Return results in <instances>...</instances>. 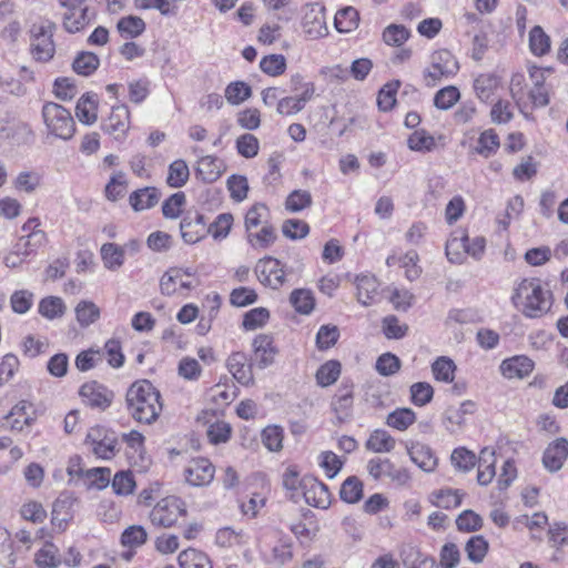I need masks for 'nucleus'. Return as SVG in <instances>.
<instances>
[{
	"instance_id": "nucleus-1",
	"label": "nucleus",
	"mask_w": 568,
	"mask_h": 568,
	"mask_svg": "<svg viewBox=\"0 0 568 568\" xmlns=\"http://www.w3.org/2000/svg\"><path fill=\"white\" fill-rule=\"evenodd\" d=\"M511 303L524 316L538 318L550 311L552 294L539 278H523L514 285Z\"/></svg>"
},
{
	"instance_id": "nucleus-2",
	"label": "nucleus",
	"mask_w": 568,
	"mask_h": 568,
	"mask_svg": "<svg viewBox=\"0 0 568 568\" xmlns=\"http://www.w3.org/2000/svg\"><path fill=\"white\" fill-rule=\"evenodd\" d=\"M125 403L129 415L140 424L154 423L162 412L160 392L146 379L136 381L129 387Z\"/></svg>"
},
{
	"instance_id": "nucleus-3",
	"label": "nucleus",
	"mask_w": 568,
	"mask_h": 568,
	"mask_svg": "<svg viewBox=\"0 0 568 568\" xmlns=\"http://www.w3.org/2000/svg\"><path fill=\"white\" fill-rule=\"evenodd\" d=\"M57 24L50 19H40L30 28V48L33 59L39 62L50 61L55 52L53 34Z\"/></svg>"
},
{
	"instance_id": "nucleus-4",
	"label": "nucleus",
	"mask_w": 568,
	"mask_h": 568,
	"mask_svg": "<svg viewBox=\"0 0 568 568\" xmlns=\"http://www.w3.org/2000/svg\"><path fill=\"white\" fill-rule=\"evenodd\" d=\"M42 118L49 132L55 138L70 140L75 131L71 113L62 105L47 102L42 108Z\"/></svg>"
},
{
	"instance_id": "nucleus-5",
	"label": "nucleus",
	"mask_w": 568,
	"mask_h": 568,
	"mask_svg": "<svg viewBox=\"0 0 568 568\" xmlns=\"http://www.w3.org/2000/svg\"><path fill=\"white\" fill-rule=\"evenodd\" d=\"M458 70V62L448 50H438L432 54L430 65L424 71L427 87H435L442 80H447Z\"/></svg>"
},
{
	"instance_id": "nucleus-6",
	"label": "nucleus",
	"mask_w": 568,
	"mask_h": 568,
	"mask_svg": "<svg viewBox=\"0 0 568 568\" xmlns=\"http://www.w3.org/2000/svg\"><path fill=\"white\" fill-rule=\"evenodd\" d=\"M186 513L184 503L175 497L168 496L156 503L150 513V520L158 527H172L181 516Z\"/></svg>"
},
{
	"instance_id": "nucleus-7",
	"label": "nucleus",
	"mask_w": 568,
	"mask_h": 568,
	"mask_svg": "<svg viewBox=\"0 0 568 568\" xmlns=\"http://www.w3.org/2000/svg\"><path fill=\"white\" fill-rule=\"evenodd\" d=\"M40 221L37 217L29 219L22 225V232L26 234L20 236L13 246L17 252L24 257H29L38 252L39 248L45 245L47 234L39 229Z\"/></svg>"
},
{
	"instance_id": "nucleus-8",
	"label": "nucleus",
	"mask_w": 568,
	"mask_h": 568,
	"mask_svg": "<svg viewBox=\"0 0 568 568\" xmlns=\"http://www.w3.org/2000/svg\"><path fill=\"white\" fill-rule=\"evenodd\" d=\"M193 273L189 268L171 267L160 280V290L163 295L172 296L191 290Z\"/></svg>"
},
{
	"instance_id": "nucleus-9",
	"label": "nucleus",
	"mask_w": 568,
	"mask_h": 568,
	"mask_svg": "<svg viewBox=\"0 0 568 568\" xmlns=\"http://www.w3.org/2000/svg\"><path fill=\"white\" fill-rule=\"evenodd\" d=\"M85 444L99 458L110 459L115 455L116 439L114 434L108 432L101 426H95L89 429Z\"/></svg>"
},
{
	"instance_id": "nucleus-10",
	"label": "nucleus",
	"mask_w": 568,
	"mask_h": 568,
	"mask_svg": "<svg viewBox=\"0 0 568 568\" xmlns=\"http://www.w3.org/2000/svg\"><path fill=\"white\" fill-rule=\"evenodd\" d=\"M130 128V110L125 104L112 106L110 115L102 124L103 131L120 142L125 140Z\"/></svg>"
},
{
	"instance_id": "nucleus-11",
	"label": "nucleus",
	"mask_w": 568,
	"mask_h": 568,
	"mask_svg": "<svg viewBox=\"0 0 568 568\" xmlns=\"http://www.w3.org/2000/svg\"><path fill=\"white\" fill-rule=\"evenodd\" d=\"M302 27L312 39H318L328 34L325 17V7L321 3H311L305 7Z\"/></svg>"
},
{
	"instance_id": "nucleus-12",
	"label": "nucleus",
	"mask_w": 568,
	"mask_h": 568,
	"mask_svg": "<svg viewBox=\"0 0 568 568\" xmlns=\"http://www.w3.org/2000/svg\"><path fill=\"white\" fill-rule=\"evenodd\" d=\"M258 281L271 288H280L285 282V271L281 262L273 257L261 258L255 267Z\"/></svg>"
},
{
	"instance_id": "nucleus-13",
	"label": "nucleus",
	"mask_w": 568,
	"mask_h": 568,
	"mask_svg": "<svg viewBox=\"0 0 568 568\" xmlns=\"http://www.w3.org/2000/svg\"><path fill=\"white\" fill-rule=\"evenodd\" d=\"M315 95V84L307 82L302 84V92L297 95L282 97L276 112L283 116H293L304 110L305 105Z\"/></svg>"
},
{
	"instance_id": "nucleus-14",
	"label": "nucleus",
	"mask_w": 568,
	"mask_h": 568,
	"mask_svg": "<svg viewBox=\"0 0 568 568\" xmlns=\"http://www.w3.org/2000/svg\"><path fill=\"white\" fill-rule=\"evenodd\" d=\"M303 496L312 507L327 509L331 505V494L325 484L314 477H303L302 481Z\"/></svg>"
},
{
	"instance_id": "nucleus-15",
	"label": "nucleus",
	"mask_w": 568,
	"mask_h": 568,
	"mask_svg": "<svg viewBox=\"0 0 568 568\" xmlns=\"http://www.w3.org/2000/svg\"><path fill=\"white\" fill-rule=\"evenodd\" d=\"M79 394L87 406L100 410L106 409L113 400V393L98 382L83 384Z\"/></svg>"
},
{
	"instance_id": "nucleus-16",
	"label": "nucleus",
	"mask_w": 568,
	"mask_h": 568,
	"mask_svg": "<svg viewBox=\"0 0 568 568\" xmlns=\"http://www.w3.org/2000/svg\"><path fill=\"white\" fill-rule=\"evenodd\" d=\"M184 473L185 479L190 485L201 487L209 485L213 480L215 467L209 459L199 457L190 460Z\"/></svg>"
},
{
	"instance_id": "nucleus-17",
	"label": "nucleus",
	"mask_w": 568,
	"mask_h": 568,
	"mask_svg": "<svg viewBox=\"0 0 568 568\" xmlns=\"http://www.w3.org/2000/svg\"><path fill=\"white\" fill-rule=\"evenodd\" d=\"M226 367L240 384L244 386L253 385L252 364L245 353L233 352L226 359Z\"/></svg>"
},
{
	"instance_id": "nucleus-18",
	"label": "nucleus",
	"mask_w": 568,
	"mask_h": 568,
	"mask_svg": "<svg viewBox=\"0 0 568 568\" xmlns=\"http://www.w3.org/2000/svg\"><path fill=\"white\" fill-rule=\"evenodd\" d=\"M567 458L568 440L560 437L551 442L545 449L542 455V465L548 471L556 473L562 468Z\"/></svg>"
},
{
	"instance_id": "nucleus-19",
	"label": "nucleus",
	"mask_w": 568,
	"mask_h": 568,
	"mask_svg": "<svg viewBox=\"0 0 568 568\" xmlns=\"http://www.w3.org/2000/svg\"><path fill=\"white\" fill-rule=\"evenodd\" d=\"M94 19V11L87 6L75 10L64 11L62 17V27L69 33H77L89 27Z\"/></svg>"
},
{
	"instance_id": "nucleus-20",
	"label": "nucleus",
	"mask_w": 568,
	"mask_h": 568,
	"mask_svg": "<svg viewBox=\"0 0 568 568\" xmlns=\"http://www.w3.org/2000/svg\"><path fill=\"white\" fill-rule=\"evenodd\" d=\"M180 229L183 241L187 244H195L206 234L204 216L197 212L189 213L181 221Z\"/></svg>"
},
{
	"instance_id": "nucleus-21",
	"label": "nucleus",
	"mask_w": 568,
	"mask_h": 568,
	"mask_svg": "<svg viewBox=\"0 0 568 568\" xmlns=\"http://www.w3.org/2000/svg\"><path fill=\"white\" fill-rule=\"evenodd\" d=\"M407 454L410 460L424 471L430 473L437 466V457L432 448L422 443H410L406 445Z\"/></svg>"
},
{
	"instance_id": "nucleus-22",
	"label": "nucleus",
	"mask_w": 568,
	"mask_h": 568,
	"mask_svg": "<svg viewBox=\"0 0 568 568\" xmlns=\"http://www.w3.org/2000/svg\"><path fill=\"white\" fill-rule=\"evenodd\" d=\"M500 373L506 378H525L534 369V362L524 355L504 359L500 364Z\"/></svg>"
},
{
	"instance_id": "nucleus-23",
	"label": "nucleus",
	"mask_w": 568,
	"mask_h": 568,
	"mask_svg": "<svg viewBox=\"0 0 568 568\" xmlns=\"http://www.w3.org/2000/svg\"><path fill=\"white\" fill-rule=\"evenodd\" d=\"M353 385L342 384L332 400V408L339 422L347 420L353 410Z\"/></svg>"
},
{
	"instance_id": "nucleus-24",
	"label": "nucleus",
	"mask_w": 568,
	"mask_h": 568,
	"mask_svg": "<svg viewBox=\"0 0 568 568\" xmlns=\"http://www.w3.org/2000/svg\"><path fill=\"white\" fill-rule=\"evenodd\" d=\"M356 298L363 306H369L376 303L378 296L379 283L373 275H358L355 278Z\"/></svg>"
},
{
	"instance_id": "nucleus-25",
	"label": "nucleus",
	"mask_w": 568,
	"mask_h": 568,
	"mask_svg": "<svg viewBox=\"0 0 568 568\" xmlns=\"http://www.w3.org/2000/svg\"><path fill=\"white\" fill-rule=\"evenodd\" d=\"M252 347L260 368H266L273 364L277 349L274 346L272 336L266 334L257 335L252 343Z\"/></svg>"
},
{
	"instance_id": "nucleus-26",
	"label": "nucleus",
	"mask_w": 568,
	"mask_h": 568,
	"mask_svg": "<svg viewBox=\"0 0 568 568\" xmlns=\"http://www.w3.org/2000/svg\"><path fill=\"white\" fill-rule=\"evenodd\" d=\"M405 568H438L433 557L426 556L413 545L403 546L399 550Z\"/></svg>"
},
{
	"instance_id": "nucleus-27",
	"label": "nucleus",
	"mask_w": 568,
	"mask_h": 568,
	"mask_svg": "<svg viewBox=\"0 0 568 568\" xmlns=\"http://www.w3.org/2000/svg\"><path fill=\"white\" fill-rule=\"evenodd\" d=\"M224 170V162L212 155L202 156L196 165L197 176L206 183L215 182Z\"/></svg>"
},
{
	"instance_id": "nucleus-28",
	"label": "nucleus",
	"mask_w": 568,
	"mask_h": 568,
	"mask_svg": "<svg viewBox=\"0 0 568 568\" xmlns=\"http://www.w3.org/2000/svg\"><path fill=\"white\" fill-rule=\"evenodd\" d=\"M468 235L465 230H455L446 243V256L454 264H462L466 255Z\"/></svg>"
},
{
	"instance_id": "nucleus-29",
	"label": "nucleus",
	"mask_w": 568,
	"mask_h": 568,
	"mask_svg": "<svg viewBox=\"0 0 568 568\" xmlns=\"http://www.w3.org/2000/svg\"><path fill=\"white\" fill-rule=\"evenodd\" d=\"M478 473H477V481L481 486H486L491 483L493 478L496 475L495 464V450L489 447H485L480 450L478 456Z\"/></svg>"
},
{
	"instance_id": "nucleus-30",
	"label": "nucleus",
	"mask_w": 568,
	"mask_h": 568,
	"mask_svg": "<svg viewBox=\"0 0 568 568\" xmlns=\"http://www.w3.org/2000/svg\"><path fill=\"white\" fill-rule=\"evenodd\" d=\"M31 405L27 400L16 404L11 410L4 416V426L11 430L21 432L26 426H30L33 419L29 416L28 409Z\"/></svg>"
},
{
	"instance_id": "nucleus-31",
	"label": "nucleus",
	"mask_w": 568,
	"mask_h": 568,
	"mask_svg": "<svg viewBox=\"0 0 568 568\" xmlns=\"http://www.w3.org/2000/svg\"><path fill=\"white\" fill-rule=\"evenodd\" d=\"M103 266L109 271H118L125 262V248L115 243H104L100 248Z\"/></svg>"
},
{
	"instance_id": "nucleus-32",
	"label": "nucleus",
	"mask_w": 568,
	"mask_h": 568,
	"mask_svg": "<svg viewBox=\"0 0 568 568\" xmlns=\"http://www.w3.org/2000/svg\"><path fill=\"white\" fill-rule=\"evenodd\" d=\"M396 446V439L385 429H375L365 443L367 450L376 454L390 453Z\"/></svg>"
},
{
	"instance_id": "nucleus-33",
	"label": "nucleus",
	"mask_w": 568,
	"mask_h": 568,
	"mask_svg": "<svg viewBox=\"0 0 568 568\" xmlns=\"http://www.w3.org/2000/svg\"><path fill=\"white\" fill-rule=\"evenodd\" d=\"M75 115L84 124H93L98 119V101L94 94H83L75 106Z\"/></svg>"
},
{
	"instance_id": "nucleus-34",
	"label": "nucleus",
	"mask_w": 568,
	"mask_h": 568,
	"mask_svg": "<svg viewBox=\"0 0 568 568\" xmlns=\"http://www.w3.org/2000/svg\"><path fill=\"white\" fill-rule=\"evenodd\" d=\"M248 536L243 530L224 527L216 531L215 544L222 548H232L247 544Z\"/></svg>"
},
{
	"instance_id": "nucleus-35",
	"label": "nucleus",
	"mask_w": 568,
	"mask_h": 568,
	"mask_svg": "<svg viewBox=\"0 0 568 568\" xmlns=\"http://www.w3.org/2000/svg\"><path fill=\"white\" fill-rule=\"evenodd\" d=\"M499 87L498 77L490 73H483L474 80V91L477 98L487 102Z\"/></svg>"
},
{
	"instance_id": "nucleus-36",
	"label": "nucleus",
	"mask_w": 568,
	"mask_h": 568,
	"mask_svg": "<svg viewBox=\"0 0 568 568\" xmlns=\"http://www.w3.org/2000/svg\"><path fill=\"white\" fill-rule=\"evenodd\" d=\"M72 500L69 497L58 498L53 503L51 523L60 530H64L72 519Z\"/></svg>"
},
{
	"instance_id": "nucleus-37",
	"label": "nucleus",
	"mask_w": 568,
	"mask_h": 568,
	"mask_svg": "<svg viewBox=\"0 0 568 568\" xmlns=\"http://www.w3.org/2000/svg\"><path fill=\"white\" fill-rule=\"evenodd\" d=\"M290 303L297 313L308 315L315 307V297L311 290L296 288L290 295Z\"/></svg>"
},
{
	"instance_id": "nucleus-38",
	"label": "nucleus",
	"mask_w": 568,
	"mask_h": 568,
	"mask_svg": "<svg viewBox=\"0 0 568 568\" xmlns=\"http://www.w3.org/2000/svg\"><path fill=\"white\" fill-rule=\"evenodd\" d=\"M268 223L270 210L265 204L256 203L247 210L244 219L246 233L258 226L266 225Z\"/></svg>"
},
{
	"instance_id": "nucleus-39",
	"label": "nucleus",
	"mask_w": 568,
	"mask_h": 568,
	"mask_svg": "<svg viewBox=\"0 0 568 568\" xmlns=\"http://www.w3.org/2000/svg\"><path fill=\"white\" fill-rule=\"evenodd\" d=\"M178 559L181 568H213L209 556L193 548L180 552Z\"/></svg>"
},
{
	"instance_id": "nucleus-40",
	"label": "nucleus",
	"mask_w": 568,
	"mask_h": 568,
	"mask_svg": "<svg viewBox=\"0 0 568 568\" xmlns=\"http://www.w3.org/2000/svg\"><path fill=\"white\" fill-rule=\"evenodd\" d=\"M359 16L354 7H345L338 10L334 18V26L341 33H347L357 28Z\"/></svg>"
},
{
	"instance_id": "nucleus-41",
	"label": "nucleus",
	"mask_w": 568,
	"mask_h": 568,
	"mask_svg": "<svg viewBox=\"0 0 568 568\" xmlns=\"http://www.w3.org/2000/svg\"><path fill=\"white\" fill-rule=\"evenodd\" d=\"M134 211H143L153 207L159 201V194L154 187H144L133 192L129 197Z\"/></svg>"
},
{
	"instance_id": "nucleus-42",
	"label": "nucleus",
	"mask_w": 568,
	"mask_h": 568,
	"mask_svg": "<svg viewBox=\"0 0 568 568\" xmlns=\"http://www.w3.org/2000/svg\"><path fill=\"white\" fill-rule=\"evenodd\" d=\"M416 422V414L410 408H396L386 417V425L399 432L406 430Z\"/></svg>"
},
{
	"instance_id": "nucleus-43",
	"label": "nucleus",
	"mask_w": 568,
	"mask_h": 568,
	"mask_svg": "<svg viewBox=\"0 0 568 568\" xmlns=\"http://www.w3.org/2000/svg\"><path fill=\"white\" fill-rule=\"evenodd\" d=\"M489 544L481 535L473 536L465 545L467 558L474 564H481L488 552Z\"/></svg>"
},
{
	"instance_id": "nucleus-44",
	"label": "nucleus",
	"mask_w": 568,
	"mask_h": 568,
	"mask_svg": "<svg viewBox=\"0 0 568 568\" xmlns=\"http://www.w3.org/2000/svg\"><path fill=\"white\" fill-rule=\"evenodd\" d=\"M339 497L347 504H356L363 498V483L356 476L346 478L339 489Z\"/></svg>"
},
{
	"instance_id": "nucleus-45",
	"label": "nucleus",
	"mask_w": 568,
	"mask_h": 568,
	"mask_svg": "<svg viewBox=\"0 0 568 568\" xmlns=\"http://www.w3.org/2000/svg\"><path fill=\"white\" fill-rule=\"evenodd\" d=\"M529 49L536 57H542L550 51V38L540 26H535L529 32Z\"/></svg>"
},
{
	"instance_id": "nucleus-46",
	"label": "nucleus",
	"mask_w": 568,
	"mask_h": 568,
	"mask_svg": "<svg viewBox=\"0 0 568 568\" xmlns=\"http://www.w3.org/2000/svg\"><path fill=\"white\" fill-rule=\"evenodd\" d=\"M247 242L254 248H266L272 245L276 239L275 229L272 224L261 226L260 231L253 230L247 232Z\"/></svg>"
},
{
	"instance_id": "nucleus-47",
	"label": "nucleus",
	"mask_w": 568,
	"mask_h": 568,
	"mask_svg": "<svg viewBox=\"0 0 568 568\" xmlns=\"http://www.w3.org/2000/svg\"><path fill=\"white\" fill-rule=\"evenodd\" d=\"M499 145L498 134L493 129H488L479 135L475 152L484 158H489L497 152Z\"/></svg>"
},
{
	"instance_id": "nucleus-48",
	"label": "nucleus",
	"mask_w": 568,
	"mask_h": 568,
	"mask_svg": "<svg viewBox=\"0 0 568 568\" xmlns=\"http://www.w3.org/2000/svg\"><path fill=\"white\" fill-rule=\"evenodd\" d=\"M190 176V170L184 160H175L169 165L166 183L171 187L183 186Z\"/></svg>"
},
{
	"instance_id": "nucleus-49",
	"label": "nucleus",
	"mask_w": 568,
	"mask_h": 568,
	"mask_svg": "<svg viewBox=\"0 0 568 568\" xmlns=\"http://www.w3.org/2000/svg\"><path fill=\"white\" fill-rule=\"evenodd\" d=\"M36 564L39 568H57L61 564L58 547L45 542L36 554Z\"/></svg>"
},
{
	"instance_id": "nucleus-50",
	"label": "nucleus",
	"mask_w": 568,
	"mask_h": 568,
	"mask_svg": "<svg viewBox=\"0 0 568 568\" xmlns=\"http://www.w3.org/2000/svg\"><path fill=\"white\" fill-rule=\"evenodd\" d=\"M116 28L123 38H136L145 30V22L135 16L121 18Z\"/></svg>"
},
{
	"instance_id": "nucleus-51",
	"label": "nucleus",
	"mask_w": 568,
	"mask_h": 568,
	"mask_svg": "<svg viewBox=\"0 0 568 568\" xmlns=\"http://www.w3.org/2000/svg\"><path fill=\"white\" fill-rule=\"evenodd\" d=\"M77 321L82 327L97 322L100 317V308L91 301H81L75 306Z\"/></svg>"
},
{
	"instance_id": "nucleus-52",
	"label": "nucleus",
	"mask_w": 568,
	"mask_h": 568,
	"mask_svg": "<svg viewBox=\"0 0 568 568\" xmlns=\"http://www.w3.org/2000/svg\"><path fill=\"white\" fill-rule=\"evenodd\" d=\"M100 60L92 52H81L73 61L72 68L75 73L88 77L91 75L99 67Z\"/></svg>"
},
{
	"instance_id": "nucleus-53",
	"label": "nucleus",
	"mask_w": 568,
	"mask_h": 568,
	"mask_svg": "<svg viewBox=\"0 0 568 568\" xmlns=\"http://www.w3.org/2000/svg\"><path fill=\"white\" fill-rule=\"evenodd\" d=\"M341 375V364L337 361H328L320 366L316 372V382L322 387L333 385Z\"/></svg>"
},
{
	"instance_id": "nucleus-54",
	"label": "nucleus",
	"mask_w": 568,
	"mask_h": 568,
	"mask_svg": "<svg viewBox=\"0 0 568 568\" xmlns=\"http://www.w3.org/2000/svg\"><path fill=\"white\" fill-rule=\"evenodd\" d=\"M455 369L454 362L445 356L438 357L432 365L434 378L444 383L453 382Z\"/></svg>"
},
{
	"instance_id": "nucleus-55",
	"label": "nucleus",
	"mask_w": 568,
	"mask_h": 568,
	"mask_svg": "<svg viewBox=\"0 0 568 568\" xmlns=\"http://www.w3.org/2000/svg\"><path fill=\"white\" fill-rule=\"evenodd\" d=\"M16 557L10 534L0 527V568H13Z\"/></svg>"
},
{
	"instance_id": "nucleus-56",
	"label": "nucleus",
	"mask_w": 568,
	"mask_h": 568,
	"mask_svg": "<svg viewBox=\"0 0 568 568\" xmlns=\"http://www.w3.org/2000/svg\"><path fill=\"white\" fill-rule=\"evenodd\" d=\"M64 312L65 305L60 297L49 296L41 300L39 303V313L48 320L61 317Z\"/></svg>"
},
{
	"instance_id": "nucleus-57",
	"label": "nucleus",
	"mask_w": 568,
	"mask_h": 568,
	"mask_svg": "<svg viewBox=\"0 0 568 568\" xmlns=\"http://www.w3.org/2000/svg\"><path fill=\"white\" fill-rule=\"evenodd\" d=\"M233 221L231 213H222L206 227V233H210L214 240H224L232 229Z\"/></svg>"
},
{
	"instance_id": "nucleus-58",
	"label": "nucleus",
	"mask_w": 568,
	"mask_h": 568,
	"mask_svg": "<svg viewBox=\"0 0 568 568\" xmlns=\"http://www.w3.org/2000/svg\"><path fill=\"white\" fill-rule=\"evenodd\" d=\"M466 406H471L470 402H464L459 407H449L445 412V426L450 433H455L465 423V415L467 414Z\"/></svg>"
},
{
	"instance_id": "nucleus-59",
	"label": "nucleus",
	"mask_w": 568,
	"mask_h": 568,
	"mask_svg": "<svg viewBox=\"0 0 568 568\" xmlns=\"http://www.w3.org/2000/svg\"><path fill=\"white\" fill-rule=\"evenodd\" d=\"M251 88L245 82L236 81L230 83L225 89V99L229 103L237 105L251 97Z\"/></svg>"
},
{
	"instance_id": "nucleus-60",
	"label": "nucleus",
	"mask_w": 568,
	"mask_h": 568,
	"mask_svg": "<svg viewBox=\"0 0 568 568\" xmlns=\"http://www.w3.org/2000/svg\"><path fill=\"white\" fill-rule=\"evenodd\" d=\"M410 400L416 406H425L434 396V388L429 383L418 382L414 383L410 388Z\"/></svg>"
},
{
	"instance_id": "nucleus-61",
	"label": "nucleus",
	"mask_w": 568,
	"mask_h": 568,
	"mask_svg": "<svg viewBox=\"0 0 568 568\" xmlns=\"http://www.w3.org/2000/svg\"><path fill=\"white\" fill-rule=\"evenodd\" d=\"M450 459H452V464L457 469L463 470V471H469L470 469H473L478 460V458L476 457V455L473 452H470L464 447L454 449L452 453Z\"/></svg>"
},
{
	"instance_id": "nucleus-62",
	"label": "nucleus",
	"mask_w": 568,
	"mask_h": 568,
	"mask_svg": "<svg viewBox=\"0 0 568 568\" xmlns=\"http://www.w3.org/2000/svg\"><path fill=\"white\" fill-rule=\"evenodd\" d=\"M410 33L402 24H389L383 32V40L388 45L400 47L409 38Z\"/></svg>"
},
{
	"instance_id": "nucleus-63",
	"label": "nucleus",
	"mask_w": 568,
	"mask_h": 568,
	"mask_svg": "<svg viewBox=\"0 0 568 568\" xmlns=\"http://www.w3.org/2000/svg\"><path fill=\"white\" fill-rule=\"evenodd\" d=\"M261 70L271 77H277L285 72L286 60L282 54H270L260 61Z\"/></svg>"
},
{
	"instance_id": "nucleus-64",
	"label": "nucleus",
	"mask_w": 568,
	"mask_h": 568,
	"mask_svg": "<svg viewBox=\"0 0 568 568\" xmlns=\"http://www.w3.org/2000/svg\"><path fill=\"white\" fill-rule=\"evenodd\" d=\"M148 538V534L142 526L133 525L128 527L121 535V544L124 547L135 548L142 546Z\"/></svg>"
}]
</instances>
